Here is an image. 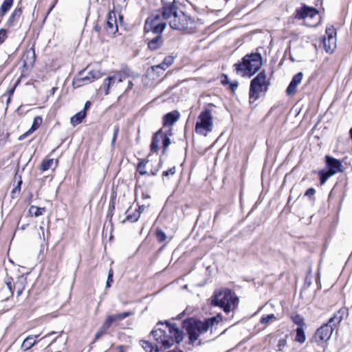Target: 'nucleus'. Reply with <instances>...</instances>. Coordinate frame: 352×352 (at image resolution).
<instances>
[{
  "instance_id": "63",
  "label": "nucleus",
  "mask_w": 352,
  "mask_h": 352,
  "mask_svg": "<svg viewBox=\"0 0 352 352\" xmlns=\"http://www.w3.org/2000/svg\"><path fill=\"white\" fill-rule=\"evenodd\" d=\"M91 102L89 101H87L85 104L84 108L82 110H85V112L86 113V111L90 107Z\"/></svg>"
},
{
  "instance_id": "31",
  "label": "nucleus",
  "mask_w": 352,
  "mask_h": 352,
  "mask_svg": "<svg viewBox=\"0 0 352 352\" xmlns=\"http://www.w3.org/2000/svg\"><path fill=\"white\" fill-rule=\"evenodd\" d=\"M38 336H28L23 341L21 345V349L24 351H27L30 349L32 346H33L36 343V338H38Z\"/></svg>"
},
{
  "instance_id": "13",
  "label": "nucleus",
  "mask_w": 352,
  "mask_h": 352,
  "mask_svg": "<svg viewBox=\"0 0 352 352\" xmlns=\"http://www.w3.org/2000/svg\"><path fill=\"white\" fill-rule=\"evenodd\" d=\"M104 30L107 34H114L118 30L116 16L114 10L109 12L104 25Z\"/></svg>"
},
{
  "instance_id": "23",
  "label": "nucleus",
  "mask_w": 352,
  "mask_h": 352,
  "mask_svg": "<svg viewBox=\"0 0 352 352\" xmlns=\"http://www.w3.org/2000/svg\"><path fill=\"white\" fill-rule=\"evenodd\" d=\"M133 314V312L132 311H125L122 314H115V315H109L107 316L106 319L104 320L111 327L114 322H116L118 321H121L124 320V318L132 316Z\"/></svg>"
},
{
  "instance_id": "17",
  "label": "nucleus",
  "mask_w": 352,
  "mask_h": 352,
  "mask_svg": "<svg viewBox=\"0 0 352 352\" xmlns=\"http://www.w3.org/2000/svg\"><path fill=\"white\" fill-rule=\"evenodd\" d=\"M35 60V51L33 47H31L23 54L21 60L23 68L27 70L32 69L34 65Z\"/></svg>"
},
{
  "instance_id": "30",
  "label": "nucleus",
  "mask_w": 352,
  "mask_h": 352,
  "mask_svg": "<svg viewBox=\"0 0 352 352\" xmlns=\"http://www.w3.org/2000/svg\"><path fill=\"white\" fill-rule=\"evenodd\" d=\"M87 113L85 112V110H81L80 111L76 113L70 119V123L72 126H76L82 122V120L86 117Z\"/></svg>"
},
{
  "instance_id": "38",
  "label": "nucleus",
  "mask_w": 352,
  "mask_h": 352,
  "mask_svg": "<svg viewBox=\"0 0 352 352\" xmlns=\"http://www.w3.org/2000/svg\"><path fill=\"white\" fill-rule=\"evenodd\" d=\"M43 122V119L41 116H36L34 118L33 122L30 129H29V133H33L36 129L39 128Z\"/></svg>"
},
{
  "instance_id": "37",
  "label": "nucleus",
  "mask_w": 352,
  "mask_h": 352,
  "mask_svg": "<svg viewBox=\"0 0 352 352\" xmlns=\"http://www.w3.org/2000/svg\"><path fill=\"white\" fill-rule=\"evenodd\" d=\"M29 212L32 215L35 217H39L45 212V208H40L35 206H31L29 209Z\"/></svg>"
},
{
  "instance_id": "59",
  "label": "nucleus",
  "mask_w": 352,
  "mask_h": 352,
  "mask_svg": "<svg viewBox=\"0 0 352 352\" xmlns=\"http://www.w3.org/2000/svg\"><path fill=\"white\" fill-rule=\"evenodd\" d=\"M134 86V84L132 80H129L127 87L124 91L125 93L128 92L129 90L132 89Z\"/></svg>"
},
{
  "instance_id": "34",
  "label": "nucleus",
  "mask_w": 352,
  "mask_h": 352,
  "mask_svg": "<svg viewBox=\"0 0 352 352\" xmlns=\"http://www.w3.org/2000/svg\"><path fill=\"white\" fill-rule=\"evenodd\" d=\"M116 195L113 194L110 199L109 209L107 217L109 219V220L111 219L113 215V211L115 210V206H116Z\"/></svg>"
},
{
  "instance_id": "21",
  "label": "nucleus",
  "mask_w": 352,
  "mask_h": 352,
  "mask_svg": "<svg viewBox=\"0 0 352 352\" xmlns=\"http://www.w3.org/2000/svg\"><path fill=\"white\" fill-rule=\"evenodd\" d=\"M302 77V72H298L293 77L292 81L287 87V94L290 95L296 93V87L301 82Z\"/></svg>"
},
{
  "instance_id": "29",
  "label": "nucleus",
  "mask_w": 352,
  "mask_h": 352,
  "mask_svg": "<svg viewBox=\"0 0 352 352\" xmlns=\"http://www.w3.org/2000/svg\"><path fill=\"white\" fill-rule=\"evenodd\" d=\"M109 328V324L104 320L102 324L96 331L93 343L100 339L104 335L107 334Z\"/></svg>"
},
{
  "instance_id": "33",
  "label": "nucleus",
  "mask_w": 352,
  "mask_h": 352,
  "mask_svg": "<svg viewBox=\"0 0 352 352\" xmlns=\"http://www.w3.org/2000/svg\"><path fill=\"white\" fill-rule=\"evenodd\" d=\"M12 296V292H10V290H8L3 285L0 289V302L7 301Z\"/></svg>"
},
{
  "instance_id": "6",
  "label": "nucleus",
  "mask_w": 352,
  "mask_h": 352,
  "mask_svg": "<svg viewBox=\"0 0 352 352\" xmlns=\"http://www.w3.org/2000/svg\"><path fill=\"white\" fill-rule=\"evenodd\" d=\"M168 19L170 27L180 31H188L191 29L190 25L193 23V21L190 16L182 11L178 12V10H176L175 13L173 12L170 14L167 20Z\"/></svg>"
},
{
  "instance_id": "49",
  "label": "nucleus",
  "mask_w": 352,
  "mask_h": 352,
  "mask_svg": "<svg viewBox=\"0 0 352 352\" xmlns=\"http://www.w3.org/2000/svg\"><path fill=\"white\" fill-rule=\"evenodd\" d=\"M228 212V209L227 208L226 206H221L219 207V208L218 209V210L215 213V215H214V220H216L218 217L221 214V213H224V214H226Z\"/></svg>"
},
{
  "instance_id": "56",
  "label": "nucleus",
  "mask_w": 352,
  "mask_h": 352,
  "mask_svg": "<svg viewBox=\"0 0 352 352\" xmlns=\"http://www.w3.org/2000/svg\"><path fill=\"white\" fill-rule=\"evenodd\" d=\"M221 82L223 85H226L230 83V80L227 74H222V79Z\"/></svg>"
},
{
  "instance_id": "48",
  "label": "nucleus",
  "mask_w": 352,
  "mask_h": 352,
  "mask_svg": "<svg viewBox=\"0 0 352 352\" xmlns=\"http://www.w3.org/2000/svg\"><path fill=\"white\" fill-rule=\"evenodd\" d=\"M113 270L111 268L108 272L107 280L106 282V288H109L111 287V284L113 282Z\"/></svg>"
},
{
  "instance_id": "20",
  "label": "nucleus",
  "mask_w": 352,
  "mask_h": 352,
  "mask_svg": "<svg viewBox=\"0 0 352 352\" xmlns=\"http://www.w3.org/2000/svg\"><path fill=\"white\" fill-rule=\"evenodd\" d=\"M325 158L329 171L331 173L335 171V174H336L338 172L341 170L342 164L338 160H336L329 155H327Z\"/></svg>"
},
{
  "instance_id": "61",
  "label": "nucleus",
  "mask_w": 352,
  "mask_h": 352,
  "mask_svg": "<svg viewBox=\"0 0 352 352\" xmlns=\"http://www.w3.org/2000/svg\"><path fill=\"white\" fill-rule=\"evenodd\" d=\"M101 28V26L98 23H96L94 26V30L98 34H100Z\"/></svg>"
},
{
  "instance_id": "9",
  "label": "nucleus",
  "mask_w": 352,
  "mask_h": 352,
  "mask_svg": "<svg viewBox=\"0 0 352 352\" xmlns=\"http://www.w3.org/2000/svg\"><path fill=\"white\" fill-rule=\"evenodd\" d=\"M84 73L85 70H82L78 73V75L73 80L74 86L80 87L83 85H86L100 78L103 75V74L98 69L89 70L87 76H84Z\"/></svg>"
},
{
  "instance_id": "45",
  "label": "nucleus",
  "mask_w": 352,
  "mask_h": 352,
  "mask_svg": "<svg viewBox=\"0 0 352 352\" xmlns=\"http://www.w3.org/2000/svg\"><path fill=\"white\" fill-rule=\"evenodd\" d=\"M272 319H276V316L273 314L263 316L260 319V322L262 324H265L268 323Z\"/></svg>"
},
{
  "instance_id": "5",
  "label": "nucleus",
  "mask_w": 352,
  "mask_h": 352,
  "mask_svg": "<svg viewBox=\"0 0 352 352\" xmlns=\"http://www.w3.org/2000/svg\"><path fill=\"white\" fill-rule=\"evenodd\" d=\"M294 18L303 19L305 23L309 27H316L320 23L318 11L314 8L305 5L296 10Z\"/></svg>"
},
{
  "instance_id": "14",
  "label": "nucleus",
  "mask_w": 352,
  "mask_h": 352,
  "mask_svg": "<svg viewBox=\"0 0 352 352\" xmlns=\"http://www.w3.org/2000/svg\"><path fill=\"white\" fill-rule=\"evenodd\" d=\"M333 331V328H331V326L327 324H324L317 329L315 333L316 342L321 343L327 342L331 338Z\"/></svg>"
},
{
  "instance_id": "51",
  "label": "nucleus",
  "mask_w": 352,
  "mask_h": 352,
  "mask_svg": "<svg viewBox=\"0 0 352 352\" xmlns=\"http://www.w3.org/2000/svg\"><path fill=\"white\" fill-rule=\"evenodd\" d=\"M119 129H120V127H119L118 125L114 126L113 136V138L111 140V145L112 146H113L115 142H116V140L117 139V137H118V133H119Z\"/></svg>"
},
{
  "instance_id": "10",
  "label": "nucleus",
  "mask_w": 352,
  "mask_h": 352,
  "mask_svg": "<svg viewBox=\"0 0 352 352\" xmlns=\"http://www.w3.org/2000/svg\"><path fill=\"white\" fill-rule=\"evenodd\" d=\"M26 278L23 277V276H19L17 278L16 282H14L13 278L11 276H7L4 279V287L12 292V295H14V292L16 291L17 296H20L25 287Z\"/></svg>"
},
{
  "instance_id": "11",
  "label": "nucleus",
  "mask_w": 352,
  "mask_h": 352,
  "mask_svg": "<svg viewBox=\"0 0 352 352\" xmlns=\"http://www.w3.org/2000/svg\"><path fill=\"white\" fill-rule=\"evenodd\" d=\"M336 30L333 27L326 29L325 35L322 38V46L326 52L333 53L336 47Z\"/></svg>"
},
{
  "instance_id": "19",
  "label": "nucleus",
  "mask_w": 352,
  "mask_h": 352,
  "mask_svg": "<svg viewBox=\"0 0 352 352\" xmlns=\"http://www.w3.org/2000/svg\"><path fill=\"white\" fill-rule=\"evenodd\" d=\"M148 48L152 51L158 50L163 44L164 40L162 34H153L152 37H147Z\"/></svg>"
},
{
  "instance_id": "15",
  "label": "nucleus",
  "mask_w": 352,
  "mask_h": 352,
  "mask_svg": "<svg viewBox=\"0 0 352 352\" xmlns=\"http://www.w3.org/2000/svg\"><path fill=\"white\" fill-rule=\"evenodd\" d=\"M162 8L159 10L164 19H168L170 14L175 13L178 7L175 4V0H161Z\"/></svg>"
},
{
  "instance_id": "25",
  "label": "nucleus",
  "mask_w": 352,
  "mask_h": 352,
  "mask_svg": "<svg viewBox=\"0 0 352 352\" xmlns=\"http://www.w3.org/2000/svg\"><path fill=\"white\" fill-rule=\"evenodd\" d=\"M157 342L162 344V347L166 349L173 345L174 339L172 336L168 335L166 333L164 336H161L160 339L157 340Z\"/></svg>"
},
{
  "instance_id": "53",
  "label": "nucleus",
  "mask_w": 352,
  "mask_h": 352,
  "mask_svg": "<svg viewBox=\"0 0 352 352\" xmlns=\"http://www.w3.org/2000/svg\"><path fill=\"white\" fill-rule=\"evenodd\" d=\"M113 75H116V81L118 82H122L126 79L124 75L121 74V72L120 70L114 72Z\"/></svg>"
},
{
  "instance_id": "24",
  "label": "nucleus",
  "mask_w": 352,
  "mask_h": 352,
  "mask_svg": "<svg viewBox=\"0 0 352 352\" xmlns=\"http://www.w3.org/2000/svg\"><path fill=\"white\" fill-rule=\"evenodd\" d=\"M120 71L121 72V74L124 75L125 78H129L132 80H135L140 76V74L139 73L133 72L131 68H129L126 65H122Z\"/></svg>"
},
{
  "instance_id": "1",
  "label": "nucleus",
  "mask_w": 352,
  "mask_h": 352,
  "mask_svg": "<svg viewBox=\"0 0 352 352\" xmlns=\"http://www.w3.org/2000/svg\"><path fill=\"white\" fill-rule=\"evenodd\" d=\"M219 318L221 319L220 314L208 318L203 321L193 317L184 320L182 325L188 336L189 343L193 344L201 334L207 332L214 324H217L220 321Z\"/></svg>"
},
{
  "instance_id": "43",
  "label": "nucleus",
  "mask_w": 352,
  "mask_h": 352,
  "mask_svg": "<svg viewBox=\"0 0 352 352\" xmlns=\"http://www.w3.org/2000/svg\"><path fill=\"white\" fill-rule=\"evenodd\" d=\"M111 80L112 79L110 78H106L104 80L102 85L101 86V88H102L104 89L105 95H108L109 94V89L111 87Z\"/></svg>"
},
{
  "instance_id": "18",
  "label": "nucleus",
  "mask_w": 352,
  "mask_h": 352,
  "mask_svg": "<svg viewBox=\"0 0 352 352\" xmlns=\"http://www.w3.org/2000/svg\"><path fill=\"white\" fill-rule=\"evenodd\" d=\"M23 13V8L21 6H19V3L17 7L13 10L10 16H9L6 25L8 28H12L16 25L19 22L21 15Z\"/></svg>"
},
{
  "instance_id": "16",
  "label": "nucleus",
  "mask_w": 352,
  "mask_h": 352,
  "mask_svg": "<svg viewBox=\"0 0 352 352\" xmlns=\"http://www.w3.org/2000/svg\"><path fill=\"white\" fill-rule=\"evenodd\" d=\"M164 323L166 324V327L168 328L169 333L173 336L174 342H175L176 343L179 344L182 342L184 339V333L177 327L176 324H171L168 321H165L164 322L159 321L157 323V326Z\"/></svg>"
},
{
  "instance_id": "36",
  "label": "nucleus",
  "mask_w": 352,
  "mask_h": 352,
  "mask_svg": "<svg viewBox=\"0 0 352 352\" xmlns=\"http://www.w3.org/2000/svg\"><path fill=\"white\" fill-rule=\"evenodd\" d=\"M148 162L147 160H141L138 164L137 170L142 175H149V173L145 170L146 164Z\"/></svg>"
},
{
  "instance_id": "39",
  "label": "nucleus",
  "mask_w": 352,
  "mask_h": 352,
  "mask_svg": "<svg viewBox=\"0 0 352 352\" xmlns=\"http://www.w3.org/2000/svg\"><path fill=\"white\" fill-rule=\"evenodd\" d=\"M162 143V155H164L169 145L171 144L170 138L168 136H160V141Z\"/></svg>"
},
{
  "instance_id": "41",
  "label": "nucleus",
  "mask_w": 352,
  "mask_h": 352,
  "mask_svg": "<svg viewBox=\"0 0 352 352\" xmlns=\"http://www.w3.org/2000/svg\"><path fill=\"white\" fill-rule=\"evenodd\" d=\"M54 162V159H45L42 161L40 170L42 171H46L49 170Z\"/></svg>"
},
{
  "instance_id": "44",
  "label": "nucleus",
  "mask_w": 352,
  "mask_h": 352,
  "mask_svg": "<svg viewBox=\"0 0 352 352\" xmlns=\"http://www.w3.org/2000/svg\"><path fill=\"white\" fill-rule=\"evenodd\" d=\"M156 238L159 242L162 243L166 240L167 236L163 230L161 229H157Z\"/></svg>"
},
{
  "instance_id": "46",
  "label": "nucleus",
  "mask_w": 352,
  "mask_h": 352,
  "mask_svg": "<svg viewBox=\"0 0 352 352\" xmlns=\"http://www.w3.org/2000/svg\"><path fill=\"white\" fill-rule=\"evenodd\" d=\"M175 58L173 56H167L164 58L162 61V65L165 66V68H168L174 62Z\"/></svg>"
},
{
  "instance_id": "64",
  "label": "nucleus",
  "mask_w": 352,
  "mask_h": 352,
  "mask_svg": "<svg viewBox=\"0 0 352 352\" xmlns=\"http://www.w3.org/2000/svg\"><path fill=\"white\" fill-rule=\"evenodd\" d=\"M107 78H110L112 80H111V85L112 86L116 82V75H113L111 76H108Z\"/></svg>"
},
{
  "instance_id": "52",
  "label": "nucleus",
  "mask_w": 352,
  "mask_h": 352,
  "mask_svg": "<svg viewBox=\"0 0 352 352\" xmlns=\"http://www.w3.org/2000/svg\"><path fill=\"white\" fill-rule=\"evenodd\" d=\"M175 173H176V168H175V166H173V167L169 168L168 170L164 171L162 173V176L168 177L169 175H173L175 174Z\"/></svg>"
},
{
  "instance_id": "2",
  "label": "nucleus",
  "mask_w": 352,
  "mask_h": 352,
  "mask_svg": "<svg viewBox=\"0 0 352 352\" xmlns=\"http://www.w3.org/2000/svg\"><path fill=\"white\" fill-rule=\"evenodd\" d=\"M239 301L236 294L228 288L214 290L211 297V305L221 308L227 314L238 306Z\"/></svg>"
},
{
  "instance_id": "55",
  "label": "nucleus",
  "mask_w": 352,
  "mask_h": 352,
  "mask_svg": "<svg viewBox=\"0 0 352 352\" xmlns=\"http://www.w3.org/2000/svg\"><path fill=\"white\" fill-rule=\"evenodd\" d=\"M286 345V340L285 339H280L278 341V344L277 345L278 350V351H283L285 346Z\"/></svg>"
},
{
  "instance_id": "27",
  "label": "nucleus",
  "mask_w": 352,
  "mask_h": 352,
  "mask_svg": "<svg viewBox=\"0 0 352 352\" xmlns=\"http://www.w3.org/2000/svg\"><path fill=\"white\" fill-rule=\"evenodd\" d=\"M343 319V312L341 310L336 312L333 317H331L327 324L331 327V328H335L338 324L340 323L342 320Z\"/></svg>"
},
{
  "instance_id": "35",
  "label": "nucleus",
  "mask_w": 352,
  "mask_h": 352,
  "mask_svg": "<svg viewBox=\"0 0 352 352\" xmlns=\"http://www.w3.org/2000/svg\"><path fill=\"white\" fill-rule=\"evenodd\" d=\"M292 322L298 326V327H306L305 323L304 322V318L300 314H294L290 316Z\"/></svg>"
},
{
  "instance_id": "54",
  "label": "nucleus",
  "mask_w": 352,
  "mask_h": 352,
  "mask_svg": "<svg viewBox=\"0 0 352 352\" xmlns=\"http://www.w3.org/2000/svg\"><path fill=\"white\" fill-rule=\"evenodd\" d=\"M228 85H229V88L230 89V90L232 91V93L235 92V91L237 89V88L239 87V82L236 80L231 82H230V83Z\"/></svg>"
},
{
  "instance_id": "58",
  "label": "nucleus",
  "mask_w": 352,
  "mask_h": 352,
  "mask_svg": "<svg viewBox=\"0 0 352 352\" xmlns=\"http://www.w3.org/2000/svg\"><path fill=\"white\" fill-rule=\"evenodd\" d=\"M152 69H153V71H155L156 69H160L164 71L167 68H165V66L162 65V63H161L160 64H159L157 65L153 66Z\"/></svg>"
},
{
  "instance_id": "50",
  "label": "nucleus",
  "mask_w": 352,
  "mask_h": 352,
  "mask_svg": "<svg viewBox=\"0 0 352 352\" xmlns=\"http://www.w3.org/2000/svg\"><path fill=\"white\" fill-rule=\"evenodd\" d=\"M8 31L6 29H0V44L3 43L7 38Z\"/></svg>"
},
{
  "instance_id": "62",
  "label": "nucleus",
  "mask_w": 352,
  "mask_h": 352,
  "mask_svg": "<svg viewBox=\"0 0 352 352\" xmlns=\"http://www.w3.org/2000/svg\"><path fill=\"white\" fill-rule=\"evenodd\" d=\"M159 170H159L157 167H155V168H153V169H151V172H150V173H149V175H151L155 176V175H157V173H158V171H159Z\"/></svg>"
},
{
  "instance_id": "4",
  "label": "nucleus",
  "mask_w": 352,
  "mask_h": 352,
  "mask_svg": "<svg viewBox=\"0 0 352 352\" xmlns=\"http://www.w3.org/2000/svg\"><path fill=\"white\" fill-rule=\"evenodd\" d=\"M266 78L265 72L262 71L251 80L249 91L250 103H254L259 98L261 94L267 91L269 84Z\"/></svg>"
},
{
  "instance_id": "42",
  "label": "nucleus",
  "mask_w": 352,
  "mask_h": 352,
  "mask_svg": "<svg viewBox=\"0 0 352 352\" xmlns=\"http://www.w3.org/2000/svg\"><path fill=\"white\" fill-rule=\"evenodd\" d=\"M151 333L153 335V338L157 341V340L160 339L161 336H164V335L166 333V331L165 330L161 328H155L151 331Z\"/></svg>"
},
{
  "instance_id": "12",
  "label": "nucleus",
  "mask_w": 352,
  "mask_h": 352,
  "mask_svg": "<svg viewBox=\"0 0 352 352\" xmlns=\"http://www.w3.org/2000/svg\"><path fill=\"white\" fill-rule=\"evenodd\" d=\"M173 135V129L171 128L166 129V126H163L156 133L153 135L151 143L150 145L151 151L153 153L158 152L160 147V136H168L170 137Z\"/></svg>"
},
{
  "instance_id": "3",
  "label": "nucleus",
  "mask_w": 352,
  "mask_h": 352,
  "mask_svg": "<svg viewBox=\"0 0 352 352\" xmlns=\"http://www.w3.org/2000/svg\"><path fill=\"white\" fill-rule=\"evenodd\" d=\"M263 65V57L258 52L248 54L241 61L234 65L237 74L242 77H251L255 74Z\"/></svg>"
},
{
  "instance_id": "57",
  "label": "nucleus",
  "mask_w": 352,
  "mask_h": 352,
  "mask_svg": "<svg viewBox=\"0 0 352 352\" xmlns=\"http://www.w3.org/2000/svg\"><path fill=\"white\" fill-rule=\"evenodd\" d=\"M316 192V190L314 188H309V189L307 190V191L305 192V195L306 196H313Z\"/></svg>"
},
{
  "instance_id": "60",
  "label": "nucleus",
  "mask_w": 352,
  "mask_h": 352,
  "mask_svg": "<svg viewBox=\"0 0 352 352\" xmlns=\"http://www.w3.org/2000/svg\"><path fill=\"white\" fill-rule=\"evenodd\" d=\"M32 133H29V130L28 131H26L25 133H24L23 134H22L21 135H20L18 138V140L19 141H21L23 140H24L25 138H27L28 135H30V134H32Z\"/></svg>"
},
{
  "instance_id": "32",
  "label": "nucleus",
  "mask_w": 352,
  "mask_h": 352,
  "mask_svg": "<svg viewBox=\"0 0 352 352\" xmlns=\"http://www.w3.org/2000/svg\"><path fill=\"white\" fill-rule=\"evenodd\" d=\"M305 327H297L296 329V336L294 340L300 344H303L306 341V336L305 333Z\"/></svg>"
},
{
  "instance_id": "7",
  "label": "nucleus",
  "mask_w": 352,
  "mask_h": 352,
  "mask_svg": "<svg viewBox=\"0 0 352 352\" xmlns=\"http://www.w3.org/2000/svg\"><path fill=\"white\" fill-rule=\"evenodd\" d=\"M162 14H152L147 17L144 23V31L146 34L149 36L150 34H162L166 27V23L162 19Z\"/></svg>"
},
{
  "instance_id": "47",
  "label": "nucleus",
  "mask_w": 352,
  "mask_h": 352,
  "mask_svg": "<svg viewBox=\"0 0 352 352\" xmlns=\"http://www.w3.org/2000/svg\"><path fill=\"white\" fill-rule=\"evenodd\" d=\"M140 342L142 343V346L148 352H152L153 351V346L151 344V343L148 341L146 340H141Z\"/></svg>"
},
{
  "instance_id": "8",
  "label": "nucleus",
  "mask_w": 352,
  "mask_h": 352,
  "mask_svg": "<svg viewBox=\"0 0 352 352\" xmlns=\"http://www.w3.org/2000/svg\"><path fill=\"white\" fill-rule=\"evenodd\" d=\"M212 116L211 110L206 108L201 111L198 117V121L195 124V131L197 133L206 136L209 132L212 130Z\"/></svg>"
},
{
  "instance_id": "26",
  "label": "nucleus",
  "mask_w": 352,
  "mask_h": 352,
  "mask_svg": "<svg viewBox=\"0 0 352 352\" xmlns=\"http://www.w3.org/2000/svg\"><path fill=\"white\" fill-rule=\"evenodd\" d=\"M131 210V206H130L126 211V219L122 221V223H124L126 221L134 223L138 221L140 217L141 212L138 210H135L133 213H130V210Z\"/></svg>"
},
{
  "instance_id": "28",
  "label": "nucleus",
  "mask_w": 352,
  "mask_h": 352,
  "mask_svg": "<svg viewBox=\"0 0 352 352\" xmlns=\"http://www.w3.org/2000/svg\"><path fill=\"white\" fill-rule=\"evenodd\" d=\"M13 2L14 0H3L0 7V23L2 21L3 17L12 8Z\"/></svg>"
},
{
  "instance_id": "40",
  "label": "nucleus",
  "mask_w": 352,
  "mask_h": 352,
  "mask_svg": "<svg viewBox=\"0 0 352 352\" xmlns=\"http://www.w3.org/2000/svg\"><path fill=\"white\" fill-rule=\"evenodd\" d=\"M319 175H320V184H324L330 177L335 175V171H333L332 173H331L329 170L328 171L321 170V171H320Z\"/></svg>"
},
{
  "instance_id": "22",
  "label": "nucleus",
  "mask_w": 352,
  "mask_h": 352,
  "mask_svg": "<svg viewBox=\"0 0 352 352\" xmlns=\"http://www.w3.org/2000/svg\"><path fill=\"white\" fill-rule=\"evenodd\" d=\"M179 113L177 111H173L171 112L167 113L163 117V125L164 126H172L175 122H176L179 118Z\"/></svg>"
}]
</instances>
